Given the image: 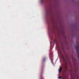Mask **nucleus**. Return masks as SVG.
I'll use <instances>...</instances> for the list:
<instances>
[{"label": "nucleus", "instance_id": "1", "mask_svg": "<svg viewBox=\"0 0 79 79\" xmlns=\"http://www.w3.org/2000/svg\"><path fill=\"white\" fill-rule=\"evenodd\" d=\"M61 71H62V67H60L59 69V73H60L61 72Z\"/></svg>", "mask_w": 79, "mask_h": 79}, {"label": "nucleus", "instance_id": "2", "mask_svg": "<svg viewBox=\"0 0 79 79\" xmlns=\"http://www.w3.org/2000/svg\"><path fill=\"white\" fill-rule=\"evenodd\" d=\"M61 77H59V79H61Z\"/></svg>", "mask_w": 79, "mask_h": 79}, {"label": "nucleus", "instance_id": "3", "mask_svg": "<svg viewBox=\"0 0 79 79\" xmlns=\"http://www.w3.org/2000/svg\"><path fill=\"white\" fill-rule=\"evenodd\" d=\"M50 43H51V42H50Z\"/></svg>", "mask_w": 79, "mask_h": 79}]
</instances>
